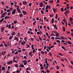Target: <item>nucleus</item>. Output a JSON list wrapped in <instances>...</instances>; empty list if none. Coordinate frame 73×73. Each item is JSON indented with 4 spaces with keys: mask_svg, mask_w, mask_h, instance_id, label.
Masks as SVG:
<instances>
[{
    "mask_svg": "<svg viewBox=\"0 0 73 73\" xmlns=\"http://www.w3.org/2000/svg\"><path fill=\"white\" fill-rule=\"evenodd\" d=\"M57 9H57V8H56H56H54L53 9V11L54 12V13H56V12H57Z\"/></svg>",
    "mask_w": 73,
    "mask_h": 73,
    "instance_id": "1",
    "label": "nucleus"
},
{
    "mask_svg": "<svg viewBox=\"0 0 73 73\" xmlns=\"http://www.w3.org/2000/svg\"><path fill=\"white\" fill-rule=\"evenodd\" d=\"M16 9L14 10L13 11L12 13V15H14V14H15V13H16Z\"/></svg>",
    "mask_w": 73,
    "mask_h": 73,
    "instance_id": "2",
    "label": "nucleus"
},
{
    "mask_svg": "<svg viewBox=\"0 0 73 73\" xmlns=\"http://www.w3.org/2000/svg\"><path fill=\"white\" fill-rule=\"evenodd\" d=\"M13 62V60H12L11 61H9V62H8L7 63V64H11L12 63V62Z\"/></svg>",
    "mask_w": 73,
    "mask_h": 73,
    "instance_id": "3",
    "label": "nucleus"
},
{
    "mask_svg": "<svg viewBox=\"0 0 73 73\" xmlns=\"http://www.w3.org/2000/svg\"><path fill=\"white\" fill-rule=\"evenodd\" d=\"M43 5L44 3L42 2L40 3L39 4V5L40 6V7H42V6H43Z\"/></svg>",
    "mask_w": 73,
    "mask_h": 73,
    "instance_id": "4",
    "label": "nucleus"
},
{
    "mask_svg": "<svg viewBox=\"0 0 73 73\" xmlns=\"http://www.w3.org/2000/svg\"><path fill=\"white\" fill-rule=\"evenodd\" d=\"M23 4H24L25 5H27V2L26 1H24L23 3Z\"/></svg>",
    "mask_w": 73,
    "mask_h": 73,
    "instance_id": "5",
    "label": "nucleus"
},
{
    "mask_svg": "<svg viewBox=\"0 0 73 73\" xmlns=\"http://www.w3.org/2000/svg\"><path fill=\"white\" fill-rule=\"evenodd\" d=\"M4 30V27H3L1 28V32H3V31Z\"/></svg>",
    "mask_w": 73,
    "mask_h": 73,
    "instance_id": "6",
    "label": "nucleus"
},
{
    "mask_svg": "<svg viewBox=\"0 0 73 73\" xmlns=\"http://www.w3.org/2000/svg\"><path fill=\"white\" fill-rule=\"evenodd\" d=\"M64 13H66L67 14H69L70 12L69 11H65Z\"/></svg>",
    "mask_w": 73,
    "mask_h": 73,
    "instance_id": "7",
    "label": "nucleus"
},
{
    "mask_svg": "<svg viewBox=\"0 0 73 73\" xmlns=\"http://www.w3.org/2000/svg\"><path fill=\"white\" fill-rule=\"evenodd\" d=\"M15 31L13 32L11 34L12 36H15Z\"/></svg>",
    "mask_w": 73,
    "mask_h": 73,
    "instance_id": "8",
    "label": "nucleus"
},
{
    "mask_svg": "<svg viewBox=\"0 0 73 73\" xmlns=\"http://www.w3.org/2000/svg\"><path fill=\"white\" fill-rule=\"evenodd\" d=\"M17 11L19 13H20L21 12V10H20V9H19V10H17Z\"/></svg>",
    "mask_w": 73,
    "mask_h": 73,
    "instance_id": "9",
    "label": "nucleus"
},
{
    "mask_svg": "<svg viewBox=\"0 0 73 73\" xmlns=\"http://www.w3.org/2000/svg\"><path fill=\"white\" fill-rule=\"evenodd\" d=\"M69 20L70 21H73V19H72V17H70L69 19Z\"/></svg>",
    "mask_w": 73,
    "mask_h": 73,
    "instance_id": "10",
    "label": "nucleus"
},
{
    "mask_svg": "<svg viewBox=\"0 0 73 73\" xmlns=\"http://www.w3.org/2000/svg\"><path fill=\"white\" fill-rule=\"evenodd\" d=\"M19 15L20 16V17H22L23 16V14L21 13L19 14Z\"/></svg>",
    "mask_w": 73,
    "mask_h": 73,
    "instance_id": "11",
    "label": "nucleus"
},
{
    "mask_svg": "<svg viewBox=\"0 0 73 73\" xmlns=\"http://www.w3.org/2000/svg\"><path fill=\"white\" fill-rule=\"evenodd\" d=\"M23 13H25V14H26V15H27V11H23Z\"/></svg>",
    "mask_w": 73,
    "mask_h": 73,
    "instance_id": "12",
    "label": "nucleus"
},
{
    "mask_svg": "<svg viewBox=\"0 0 73 73\" xmlns=\"http://www.w3.org/2000/svg\"><path fill=\"white\" fill-rule=\"evenodd\" d=\"M2 70H5V67H2Z\"/></svg>",
    "mask_w": 73,
    "mask_h": 73,
    "instance_id": "13",
    "label": "nucleus"
},
{
    "mask_svg": "<svg viewBox=\"0 0 73 73\" xmlns=\"http://www.w3.org/2000/svg\"><path fill=\"white\" fill-rule=\"evenodd\" d=\"M42 2L43 3H44L46 5V4H48V3L47 2H46L45 1H43Z\"/></svg>",
    "mask_w": 73,
    "mask_h": 73,
    "instance_id": "14",
    "label": "nucleus"
},
{
    "mask_svg": "<svg viewBox=\"0 0 73 73\" xmlns=\"http://www.w3.org/2000/svg\"><path fill=\"white\" fill-rule=\"evenodd\" d=\"M23 64L24 65H27V61H26L25 62L23 63Z\"/></svg>",
    "mask_w": 73,
    "mask_h": 73,
    "instance_id": "15",
    "label": "nucleus"
},
{
    "mask_svg": "<svg viewBox=\"0 0 73 73\" xmlns=\"http://www.w3.org/2000/svg\"><path fill=\"white\" fill-rule=\"evenodd\" d=\"M48 8H49V5H48L46 7L45 9H48Z\"/></svg>",
    "mask_w": 73,
    "mask_h": 73,
    "instance_id": "16",
    "label": "nucleus"
},
{
    "mask_svg": "<svg viewBox=\"0 0 73 73\" xmlns=\"http://www.w3.org/2000/svg\"><path fill=\"white\" fill-rule=\"evenodd\" d=\"M7 12H11V10L10 9H7Z\"/></svg>",
    "mask_w": 73,
    "mask_h": 73,
    "instance_id": "17",
    "label": "nucleus"
},
{
    "mask_svg": "<svg viewBox=\"0 0 73 73\" xmlns=\"http://www.w3.org/2000/svg\"><path fill=\"white\" fill-rule=\"evenodd\" d=\"M63 29L64 32H65V28L64 27H63Z\"/></svg>",
    "mask_w": 73,
    "mask_h": 73,
    "instance_id": "18",
    "label": "nucleus"
},
{
    "mask_svg": "<svg viewBox=\"0 0 73 73\" xmlns=\"http://www.w3.org/2000/svg\"><path fill=\"white\" fill-rule=\"evenodd\" d=\"M60 10L61 11H62V12H64V8H62Z\"/></svg>",
    "mask_w": 73,
    "mask_h": 73,
    "instance_id": "19",
    "label": "nucleus"
},
{
    "mask_svg": "<svg viewBox=\"0 0 73 73\" xmlns=\"http://www.w3.org/2000/svg\"><path fill=\"white\" fill-rule=\"evenodd\" d=\"M51 20H52L51 23H53V22H54V19L52 18Z\"/></svg>",
    "mask_w": 73,
    "mask_h": 73,
    "instance_id": "20",
    "label": "nucleus"
},
{
    "mask_svg": "<svg viewBox=\"0 0 73 73\" xmlns=\"http://www.w3.org/2000/svg\"><path fill=\"white\" fill-rule=\"evenodd\" d=\"M50 71L48 70V69H47L46 70V72L47 73H50Z\"/></svg>",
    "mask_w": 73,
    "mask_h": 73,
    "instance_id": "21",
    "label": "nucleus"
},
{
    "mask_svg": "<svg viewBox=\"0 0 73 73\" xmlns=\"http://www.w3.org/2000/svg\"><path fill=\"white\" fill-rule=\"evenodd\" d=\"M11 25L10 24H9V26H8V28H9V29H11Z\"/></svg>",
    "mask_w": 73,
    "mask_h": 73,
    "instance_id": "22",
    "label": "nucleus"
},
{
    "mask_svg": "<svg viewBox=\"0 0 73 73\" xmlns=\"http://www.w3.org/2000/svg\"><path fill=\"white\" fill-rule=\"evenodd\" d=\"M4 42H3V44H4V45H5V46L6 47H7V46H8V45H7V44H5V43H4Z\"/></svg>",
    "mask_w": 73,
    "mask_h": 73,
    "instance_id": "23",
    "label": "nucleus"
},
{
    "mask_svg": "<svg viewBox=\"0 0 73 73\" xmlns=\"http://www.w3.org/2000/svg\"><path fill=\"white\" fill-rule=\"evenodd\" d=\"M56 42L57 43L59 42V43H60V42H60V41L58 40H56Z\"/></svg>",
    "mask_w": 73,
    "mask_h": 73,
    "instance_id": "24",
    "label": "nucleus"
},
{
    "mask_svg": "<svg viewBox=\"0 0 73 73\" xmlns=\"http://www.w3.org/2000/svg\"><path fill=\"white\" fill-rule=\"evenodd\" d=\"M60 37H61L62 40H65V37L61 36Z\"/></svg>",
    "mask_w": 73,
    "mask_h": 73,
    "instance_id": "25",
    "label": "nucleus"
},
{
    "mask_svg": "<svg viewBox=\"0 0 73 73\" xmlns=\"http://www.w3.org/2000/svg\"><path fill=\"white\" fill-rule=\"evenodd\" d=\"M19 9H20V8H19V6H18L17 7V10H18Z\"/></svg>",
    "mask_w": 73,
    "mask_h": 73,
    "instance_id": "26",
    "label": "nucleus"
},
{
    "mask_svg": "<svg viewBox=\"0 0 73 73\" xmlns=\"http://www.w3.org/2000/svg\"><path fill=\"white\" fill-rule=\"evenodd\" d=\"M58 18V15L56 14V19H57V18Z\"/></svg>",
    "mask_w": 73,
    "mask_h": 73,
    "instance_id": "27",
    "label": "nucleus"
},
{
    "mask_svg": "<svg viewBox=\"0 0 73 73\" xmlns=\"http://www.w3.org/2000/svg\"><path fill=\"white\" fill-rule=\"evenodd\" d=\"M11 69V66H8V70H9V69Z\"/></svg>",
    "mask_w": 73,
    "mask_h": 73,
    "instance_id": "28",
    "label": "nucleus"
},
{
    "mask_svg": "<svg viewBox=\"0 0 73 73\" xmlns=\"http://www.w3.org/2000/svg\"><path fill=\"white\" fill-rule=\"evenodd\" d=\"M40 12H41L42 14H44V11H43V10H41L40 11Z\"/></svg>",
    "mask_w": 73,
    "mask_h": 73,
    "instance_id": "29",
    "label": "nucleus"
},
{
    "mask_svg": "<svg viewBox=\"0 0 73 73\" xmlns=\"http://www.w3.org/2000/svg\"><path fill=\"white\" fill-rule=\"evenodd\" d=\"M61 48H62V49H64V50H65V48L64 46H62L61 47Z\"/></svg>",
    "mask_w": 73,
    "mask_h": 73,
    "instance_id": "30",
    "label": "nucleus"
},
{
    "mask_svg": "<svg viewBox=\"0 0 73 73\" xmlns=\"http://www.w3.org/2000/svg\"><path fill=\"white\" fill-rule=\"evenodd\" d=\"M15 66L16 68H17L18 67V65L17 64L15 65Z\"/></svg>",
    "mask_w": 73,
    "mask_h": 73,
    "instance_id": "31",
    "label": "nucleus"
},
{
    "mask_svg": "<svg viewBox=\"0 0 73 73\" xmlns=\"http://www.w3.org/2000/svg\"><path fill=\"white\" fill-rule=\"evenodd\" d=\"M21 45H24L25 44H24V42H21Z\"/></svg>",
    "mask_w": 73,
    "mask_h": 73,
    "instance_id": "32",
    "label": "nucleus"
},
{
    "mask_svg": "<svg viewBox=\"0 0 73 73\" xmlns=\"http://www.w3.org/2000/svg\"><path fill=\"white\" fill-rule=\"evenodd\" d=\"M17 21L16 20L15 21H14L13 23L14 24H16V23H17Z\"/></svg>",
    "mask_w": 73,
    "mask_h": 73,
    "instance_id": "33",
    "label": "nucleus"
},
{
    "mask_svg": "<svg viewBox=\"0 0 73 73\" xmlns=\"http://www.w3.org/2000/svg\"><path fill=\"white\" fill-rule=\"evenodd\" d=\"M51 39H53V40H54V39H55V38H54V37L52 36V37L51 38Z\"/></svg>",
    "mask_w": 73,
    "mask_h": 73,
    "instance_id": "34",
    "label": "nucleus"
},
{
    "mask_svg": "<svg viewBox=\"0 0 73 73\" xmlns=\"http://www.w3.org/2000/svg\"><path fill=\"white\" fill-rule=\"evenodd\" d=\"M31 5H32V3H30L29 4V6L30 7H31Z\"/></svg>",
    "mask_w": 73,
    "mask_h": 73,
    "instance_id": "35",
    "label": "nucleus"
},
{
    "mask_svg": "<svg viewBox=\"0 0 73 73\" xmlns=\"http://www.w3.org/2000/svg\"><path fill=\"white\" fill-rule=\"evenodd\" d=\"M48 66H46L45 67V69L46 70H47V69H48Z\"/></svg>",
    "mask_w": 73,
    "mask_h": 73,
    "instance_id": "36",
    "label": "nucleus"
},
{
    "mask_svg": "<svg viewBox=\"0 0 73 73\" xmlns=\"http://www.w3.org/2000/svg\"><path fill=\"white\" fill-rule=\"evenodd\" d=\"M63 21H64V23L66 22V20L65 19H63Z\"/></svg>",
    "mask_w": 73,
    "mask_h": 73,
    "instance_id": "37",
    "label": "nucleus"
},
{
    "mask_svg": "<svg viewBox=\"0 0 73 73\" xmlns=\"http://www.w3.org/2000/svg\"><path fill=\"white\" fill-rule=\"evenodd\" d=\"M18 53V51H17L15 53H14L15 54H17Z\"/></svg>",
    "mask_w": 73,
    "mask_h": 73,
    "instance_id": "38",
    "label": "nucleus"
},
{
    "mask_svg": "<svg viewBox=\"0 0 73 73\" xmlns=\"http://www.w3.org/2000/svg\"><path fill=\"white\" fill-rule=\"evenodd\" d=\"M40 69H42V70H44V68L43 67H41Z\"/></svg>",
    "mask_w": 73,
    "mask_h": 73,
    "instance_id": "39",
    "label": "nucleus"
},
{
    "mask_svg": "<svg viewBox=\"0 0 73 73\" xmlns=\"http://www.w3.org/2000/svg\"><path fill=\"white\" fill-rule=\"evenodd\" d=\"M49 3H53V0L50 1H49Z\"/></svg>",
    "mask_w": 73,
    "mask_h": 73,
    "instance_id": "40",
    "label": "nucleus"
},
{
    "mask_svg": "<svg viewBox=\"0 0 73 73\" xmlns=\"http://www.w3.org/2000/svg\"><path fill=\"white\" fill-rule=\"evenodd\" d=\"M11 14V13H8V14H7V15H8V16L9 15H10Z\"/></svg>",
    "mask_w": 73,
    "mask_h": 73,
    "instance_id": "41",
    "label": "nucleus"
},
{
    "mask_svg": "<svg viewBox=\"0 0 73 73\" xmlns=\"http://www.w3.org/2000/svg\"><path fill=\"white\" fill-rule=\"evenodd\" d=\"M49 54L50 56H52V54L51 52H49Z\"/></svg>",
    "mask_w": 73,
    "mask_h": 73,
    "instance_id": "42",
    "label": "nucleus"
},
{
    "mask_svg": "<svg viewBox=\"0 0 73 73\" xmlns=\"http://www.w3.org/2000/svg\"><path fill=\"white\" fill-rule=\"evenodd\" d=\"M66 33H68V34H70V32L67 31L66 32Z\"/></svg>",
    "mask_w": 73,
    "mask_h": 73,
    "instance_id": "43",
    "label": "nucleus"
},
{
    "mask_svg": "<svg viewBox=\"0 0 73 73\" xmlns=\"http://www.w3.org/2000/svg\"><path fill=\"white\" fill-rule=\"evenodd\" d=\"M68 43L69 44H70V45H72V42H70L69 41L68 42Z\"/></svg>",
    "mask_w": 73,
    "mask_h": 73,
    "instance_id": "44",
    "label": "nucleus"
},
{
    "mask_svg": "<svg viewBox=\"0 0 73 73\" xmlns=\"http://www.w3.org/2000/svg\"><path fill=\"white\" fill-rule=\"evenodd\" d=\"M35 51H36V50H35V49L33 50V53H35Z\"/></svg>",
    "mask_w": 73,
    "mask_h": 73,
    "instance_id": "45",
    "label": "nucleus"
},
{
    "mask_svg": "<svg viewBox=\"0 0 73 73\" xmlns=\"http://www.w3.org/2000/svg\"><path fill=\"white\" fill-rule=\"evenodd\" d=\"M38 37L39 39L40 40V41H42V39L41 38H40V36H38Z\"/></svg>",
    "mask_w": 73,
    "mask_h": 73,
    "instance_id": "46",
    "label": "nucleus"
},
{
    "mask_svg": "<svg viewBox=\"0 0 73 73\" xmlns=\"http://www.w3.org/2000/svg\"><path fill=\"white\" fill-rule=\"evenodd\" d=\"M4 20V18H3L1 20V22H2V21H3Z\"/></svg>",
    "mask_w": 73,
    "mask_h": 73,
    "instance_id": "47",
    "label": "nucleus"
},
{
    "mask_svg": "<svg viewBox=\"0 0 73 73\" xmlns=\"http://www.w3.org/2000/svg\"><path fill=\"white\" fill-rule=\"evenodd\" d=\"M8 19V17L6 16L5 17V19Z\"/></svg>",
    "mask_w": 73,
    "mask_h": 73,
    "instance_id": "48",
    "label": "nucleus"
},
{
    "mask_svg": "<svg viewBox=\"0 0 73 73\" xmlns=\"http://www.w3.org/2000/svg\"><path fill=\"white\" fill-rule=\"evenodd\" d=\"M46 35L47 36H49V34H48V33H46Z\"/></svg>",
    "mask_w": 73,
    "mask_h": 73,
    "instance_id": "49",
    "label": "nucleus"
},
{
    "mask_svg": "<svg viewBox=\"0 0 73 73\" xmlns=\"http://www.w3.org/2000/svg\"><path fill=\"white\" fill-rule=\"evenodd\" d=\"M37 35H40V32H37Z\"/></svg>",
    "mask_w": 73,
    "mask_h": 73,
    "instance_id": "50",
    "label": "nucleus"
},
{
    "mask_svg": "<svg viewBox=\"0 0 73 73\" xmlns=\"http://www.w3.org/2000/svg\"><path fill=\"white\" fill-rule=\"evenodd\" d=\"M41 53L42 54H44V52L43 51H41Z\"/></svg>",
    "mask_w": 73,
    "mask_h": 73,
    "instance_id": "51",
    "label": "nucleus"
},
{
    "mask_svg": "<svg viewBox=\"0 0 73 73\" xmlns=\"http://www.w3.org/2000/svg\"><path fill=\"white\" fill-rule=\"evenodd\" d=\"M20 70L18 71V70H17L16 73H20Z\"/></svg>",
    "mask_w": 73,
    "mask_h": 73,
    "instance_id": "52",
    "label": "nucleus"
},
{
    "mask_svg": "<svg viewBox=\"0 0 73 73\" xmlns=\"http://www.w3.org/2000/svg\"><path fill=\"white\" fill-rule=\"evenodd\" d=\"M12 29H15V27H14V26H13V25L12 26Z\"/></svg>",
    "mask_w": 73,
    "mask_h": 73,
    "instance_id": "53",
    "label": "nucleus"
},
{
    "mask_svg": "<svg viewBox=\"0 0 73 73\" xmlns=\"http://www.w3.org/2000/svg\"><path fill=\"white\" fill-rule=\"evenodd\" d=\"M66 5L67 7H69V4H66Z\"/></svg>",
    "mask_w": 73,
    "mask_h": 73,
    "instance_id": "54",
    "label": "nucleus"
},
{
    "mask_svg": "<svg viewBox=\"0 0 73 73\" xmlns=\"http://www.w3.org/2000/svg\"><path fill=\"white\" fill-rule=\"evenodd\" d=\"M46 12H49V11H48V10L46 9L45 10Z\"/></svg>",
    "mask_w": 73,
    "mask_h": 73,
    "instance_id": "55",
    "label": "nucleus"
},
{
    "mask_svg": "<svg viewBox=\"0 0 73 73\" xmlns=\"http://www.w3.org/2000/svg\"><path fill=\"white\" fill-rule=\"evenodd\" d=\"M24 58H25V59H26V60H27V56H24Z\"/></svg>",
    "mask_w": 73,
    "mask_h": 73,
    "instance_id": "56",
    "label": "nucleus"
},
{
    "mask_svg": "<svg viewBox=\"0 0 73 73\" xmlns=\"http://www.w3.org/2000/svg\"><path fill=\"white\" fill-rule=\"evenodd\" d=\"M54 28H55L56 29H57V27L56 26H55L54 27Z\"/></svg>",
    "mask_w": 73,
    "mask_h": 73,
    "instance_id": "57",
    "label": "nucleus"
},
{
    "mask_svg": "<svg viewBox=\"0 0 73 73\" xmlns=\"http://www.w3.org/2000/svg\"><path fill=\"white\" fill-rule=\"evenodd\" d=\"M15 38V39H14V40H17V37H14Z\"/></svg>",
    "mask_w": 73,
    "mask_h": 73,
    "instance_id": "58",
    "label": "nucleus"
},
{
    "mask_svg": "<svg viewBox=\"0 0 73 73\" xmlns=\"http://www.w3.org/2000/svg\"><path fill=\"white\" fill-rule=\"evenodd\" d=\"M3 13V10H2L1 11V14H2Z\"/></svg>",
    "mask_w": 73,
    "mask_h": 73,
    "instance_id": "59",
    "label": "nucleus"
},
{
    "mask_svg": "<svg viewBox=\"0 0 73 73\" xmlns=\"http://www.w3.org/2000/svg\"><path fill=\"white\" fill-rule=\"evenodd\" d=\"M54 46H50V48H53Z\"/></svg>",
    "mask_w": 73,
    "mask_h": 73,
    "instance_id": "60",
    "label": "nucleus"
},
{
    "mask_svg": "<svg viewBox=\"0 0 73 73\" xmlns=\"http://www.w3.org/2000/svg\"><path fill=\"white\" fill-rule=\"evenodd\" d=\"M50 7H51V6H50V5H49V6H48V8H49V9H50Z\"/></svg>",
    "mask_w": 73,
    "mask_h": 73,
    "instance_id": "61",
    "label": "nucleus"
},
{
    "mask_svg": "<svg viewBox=\"0 0 73 73\" xmlns=\"http://www.w3.org/2000/svg\"><path fill=\"white\" fill-rule=\"evenodd\" d=\"M10 9L11 11H13V9L12 7H11L10 8Z\"/></svg>",
    "mask_w": 73,
    "mask_h": 73,
    "instance_id": "62",
    "label": "nucleus"
},
{
    "mask_svg": "<svg viewBox=\"0 0 73 73\" xmlns=\"http://www.w3.org/2000/svg\"><path fill=\"white\" fill-rule=\"evenodd\" d=\"M31 39L32 40V41H33V38H31Z\"/></svg>",
    "mask_w": 73,
    "mask_h": 73,
    "instance_id": "63",
    "label": "nucleus"
},
{
    "mask_svg": "<svg viewBox=\"0 0 73 73\" xmlns=\"http://www.w3.org/2000/svg\"><path fill=\"white\" fill-rule=\"evenodd\" d=\"M71 64H72V65H73V62L72 61H71Z\"/></svg>",
    "mask_w": 73,
    "mask_h": 73,
    "instance_id": "64",
    "label": "nucleus"
}]
</instances>
